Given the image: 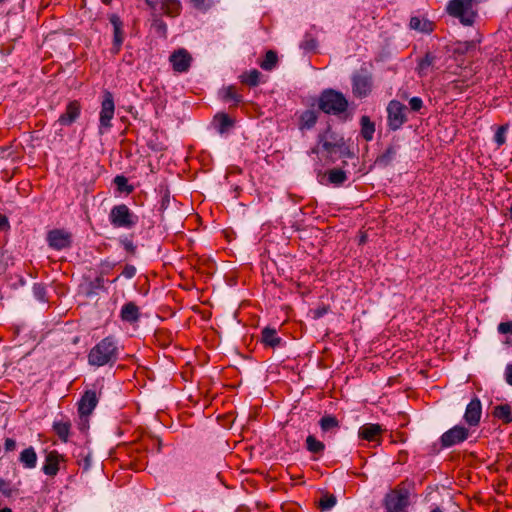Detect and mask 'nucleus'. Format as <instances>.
Masks as SVG:
<instances>
[{"mask_svg": "<svg viewBox=\"0 0 512 512\" xmlns=\"http://www.w3.org/2000/svg\"><path fill=\"white\" fill-rule=\"evenodd\" d=\"M88 363L94 367L114 365L119 358V347L113 336L100 340L88 353Z\"/></svg>", "mask_w": 512, "mask_h": 512, "instance_id": "1", "label": "nucleus"}, {"mask_svg": "<svg viewBox=\"0 0 512 512\" xmlns=\"http://www.w3.org/2000/svg\"><path fill=\"white\" fill-rule=\"evenodd\" d=\"M318 107L326 114L339 115L347 110L348 101L341 92L326 89L319 97Z\"/></svg>", "mask_w": 512, "mask_h": 512, "instance_id": "2", "label": "nucleus"}, {"mask_svg": "<svg viewBox=\"0 0 512 512\" xmlns=\"http://www.w3.org/2000/svg\"><path fill=\"white\" fill-rule=\"evenodd\" d=\"M446 11L465 26L473 25L477 16L474 0H449Z\"/></svg>", "mask_w": 512, "mask_h": 512, "instance_id": "3", "label": "nucleus"}, {"mask_svg": "<svg viewBox=\"0 0 512 512\" xmlns=\"http://www.w3.org/2000/svg\"><path fill=\"white\" fill-rule=\"evenodd\" d=\"M109 221L115 228L131 229L138 223V216L126 204H119L112 207Z\"/></svg>", "mask_w": 512, "mask_h": 512, "instance_id": "4", "label": "nucleus"}, {"mask_svg": "<svg viewBox=\"0 0 512 512\" xmlns=\"http://www.w3.org/2000/svg\"><path fill=\"white\" fill-rule=\"evenodd\" d=\"M351 82L352 93L358 99L368 97L373 90V76L366 68L354 72Z\"/></svg>", "mask_w": 512, "mask_h": 512, "instance_id": "5", "label": "nucleus"}, {"mask_svg": "<svg viewBox=\"0 0 512 512\" xmlns=\"http://www.w3.org/2000/svg\"><path fill=\"white\" fill-rule=\"evenodd\" d=\"M406 106L400 101L392 100L387 106L388 125L391 130L399 129L407 120Z\"/></svg>", "mask_w": 512, "mask_h": 512, "instance_id": "6", "label": "nucleus"}, {"mask_svg": "<svg viewBox=\"0 0 512 512\" xmlns=\"http://www.w3.org/2000/svg\"><path fill=\"white\" fill-rule=\"evenodd\" d=\"M470 430L464 426L456 425L442 434L440 437L441 446L449 448L467 440L470 436Z\"/></svg>", "mask_w": 512, "mask_h": 512, "instance_id": "7", "label": "nucleus"}, {"mask_svg": "<svg viewBox=\"0 0 512 512\" xmlns=\"http://www.w3.org/2000/svg\"><path fill=\"white\" fill-rule=\"evenodd\" d=\"M115 104L114 98L110 91L103 92V99L101 103V111L99 115L100 127L110 129L112 127L111 120L114 117Z\"/></svg>", "mask_w": 512, "mask_h": 512, "instance_id": "8", "label": "nucleus"}, {"mask_svg": "<svg viewBox=\"0 0 512 512\" xmlns=\"http://www.w3.org/2000/svg\"><path fill=\"white\" fill-rule=\"evenodd\" d=\"M408 505V493L405 490H394L385 498V509L392 512H402Z\"/></svg>", "mask_w": 512, "mask_h": 512, "instance_id": "9", "label": "nucleus"}, {"mask_svg": "<svg viewBox=\"0 0 512 512\" xmlns=\"http://www.w3.org/2000/svg\"><path fill=\"white\" fill-rule=\"evenodd\" d=\"M65 456L60 454L56 450L48 452L45 456L44 465L42 471L45 475L53 478L57 475L61 468V464L65 463Z\"/></svg>", "mask_w": 512, "mask_h": 512, "instance_id": "10", "label": "nucleus"}, {"mask_svg": "<svg viewBox=\"0 0 512 512\" xmlns=\"http://www.w3.org/2000/svg\"><path fill=\"white\" fill-rule=\"evenodd\" d=\"M384 431L385 429L380 424L366 423L359 428L358 436L368 442H376L377 444H380Z\"/></svg>", "mask_w": 512, "mask_h": 512, "instance_id": "11", "label": "nucleus"}, {"mask_svg": "<svg viewBox=\"0 0 512 512\" xmlns=\"http://www.w3.org/2000/svg\"><path fill=\"white\" fill-rule=\"evenodd\" d=\"M47 241L51 248L62 250L71 245V234L61 229H54L48 232Z\"/></svg>", "mask_w": 512, "mask_h": 512, "instance_id": "12", "label": "nucleus"}, {"mask_svg": "<svg viewBox=\"0 0 512 512\" xmlns=\"http://www.w3.org/2000/svg\"><path fill=\"white\" fill-rule=\"evenodd\" d=\"M317 179L320 184L323 185H334L340 186L347 180L346 172L342 169H330L327 172L319 171L317 173Z\"/></svg>", "mask_w": 512, "mask_h": 512, "instance_id": "13", "label": "nucleus"}, {"mask_svg": "<svg viewBox=\"0 0 512 512\" xmlns=\"http://www.w3.org/2000/svg\"><path fill=\"white\" fill-rule=\"evenodd\" d=\"M169 60L176 72L183 73L190 68L192 57L187 50L178 49L170 55Z\"/></svg>", "mask_w": 512, "mask_h": 512, "instance_id": "14", "label": "nucleus"}, {"mask_svg": "<svg viewBox=\"0 0 512 512\" xmlns=\"http://www.w3.org/2000/svg\"><path fill=\"white\" fill-rule=\"evenodd\" d=\"M98 403V396L95 390H87L78 403V413L80 416H89Z\"/></svg>", "mask_w": 512, "mask_h": 512, "instance_id": "15", "label": "nucleus"}, {"mask_svg": "<svg viewBox=\"0 0 512 512\" xmlns=\"http://www.w3.org/2000/svg\"><path fill=\"white\" fill-rule=\"evenodd\" d=\"M482 415V405L478 398L472 399L466 407L464 420L470 427L478 426Z\"/></svg>", "mask_w": 512, "mask_h": 512, "instance_id": "16", "label": "nucleus"}, {"mask_svg": "<svg viewBox=\"0 0 512 512\" xmlns=\"http://www.w3.org/2000/svg\"><path fill=\"white\" fill-rule=\"evenodd\" d=\"M82 106L78 100L70 101L65 109V112L60 115L58 122L63 126H70L80 116Z\"/></svg>", "mask_w": 512, "mask_h": 512, "instance_id": "17", "label": "nucleus"}, {"mask_svg": "<svg viewBox=\"0 0 512 512\" xmlns=\"http://www.w3.org/2000/svg\"><path fill=\"white\" fill-rule=\"evenodd\" d=\"M109 21L113 26L114 34L112 52L114 54H117L119 53L124 40L123 22L121 21L120 17L116 14L110 15Z\"/></svg>", "mask_w": 512, "mask_h": 512, "instance_id": "18", "label": "nucleus"}, {"mask_svg": "<svg viewBox=\"0 0 512 512\" xmlns=\"http://www.w3.org/2000/svg\"><path fill=\"white\" fill-rule=\"evenodd\" d=\"M72 424L71 421L63 417L60 420L54 421L52 429L58 438L63 442L67 443L69 440Z\"/></svg>", "mask_w": 512, "mask_h": 512, "instance_id": "19", "label": "nucleus"}, {"mask_svg": "<svg viewBox=\"0 0 512 512\" xmlns=\"http://www.w3.org/2000/svg\"><path fill=\"white\" fill-rule=\"evenodd\" d=\"M344 146V140L342 137H338L334 133H326L322 138V147L329 153H336L338 149Z\"/></svg>", "mask_w": 512, "mask_h": 512, "instance_id": "20", "label": "nucleus"}, {"mask_svg": "<svg viewBox=\"0 0 512 512\" xmlns=\"http://www.w3.org/2000/svg\"><path fill=\"white\" fill-rule=\"evenodd\" d=\"M437 57L428 52L421 58L417 65V73L420 77H426L434 69Z\"/></svg>", "mask_w": 512, "mask_h": 512, "instance_id": "21", "label": "nucleus"}, {"mask_svg": "<svg viewBox=\"0 0 512 512\" xmlns=\"http://www.w3.org/2000/svg\"><path fill=\"white\" fill-rule=\"evenodd\" d=\"M219 93L221 99L224 102H232V106L234 107L238 106L243 100L242 95L237 91V88L233 85L223 87Z\"/></svg>", "mask_w": 512, "mask_h": 512, "instance_id": "22", "label": "nucleus"}, {"mask_svg": "<svg viewBox=\"0 0 512 512\" xmlns=\"http://www.w3.org/2000/svg\"><path fill=\"white\" fill-rule=\"evenodd\" d=\"M37 460V453L32 446L25 448L19 455V462L25 469H34L37 465Z\"/></svg>", "mask_w": 512, "mask_h": 512, "instance_id": "23", "label": "nucleus"}, {"mask_svg": "<svg viewBox=\"0 0 512 512\" xmlns=\"http://www.w3.org/2000/svg\"><path fill=\"white\" fill-rule=\"evenodd\" d=\"M120 316L123 321L134 323L140 317L139 308L134 302H128L123 305Z\"/></svg>", "mask_w": 512, "mask_h": 512, "instance_id": "24", "label": "nucleus"}, {"mask_svg": "<svg viewBox=\"0 0 512 512\" xmlns=\"http://www.w3.org/2000/svg\"><path fill=\"white\" fill-rule=\"evenodd\" d=\"M282 339L278 336L274 328L265 327L261 332V342L270 348H275L280 345Z\"/></svg>", "mask_w": 512, "mask_h": 512, "instance_id": "25", "label": "nucleus"}, {"mask_svg": "<svg viewBox=\"0 0 512 512\" xmlns=\"http://www.w3.org/2000/svg\"><path fill=\"white\" fill-rule=\"evenodd\" d=\"M305 444L306 449L315 455L313 458L314 460L319 459L325 451V444L318 440L314 435H308Z\"/></svg>", "mask_w": 512, "mask_h": 512, "instance_id": "26", "label": "nucleus"}, {"mask_svg": "<svg viewBox=\"0 0 512 512\" xmlns=\"http://www.w3.org/2000/svg\"><path fill=\"white\" fill-rule=\"evenodd\" d=\"M360 134L366 141H371L375 133V124L371 121L369 116H362L360 118Z\"/></svg>", "mask_w": 512, "mask_h": 512, "instance_id": "27", "label": "nucleus"}, {"mask_svg": "<svg viewBox=\"0 0 512 512\" xmlns=\"http://www.w3.org/2000/svg\"><path fill=\"white\" fill-rule=\"evenodd\" d=\"M319 426L323 433H332L339 428V421L334 415H324L319 420Z\"/></svg>", "mask_w": 512, "mask_h": 512, "instance_id": "28", "label": "nucleus"}, {"mask_svg": "<svg viewBox=\"0 0 512 512\" xmlns=\"http://www.w3.org/2000/svg\"><path fill=\"white\" fill-rule=\"evenodd\" d=\"M262 74L257 69L246 71L240 75V81L249 87H255L260 83Z\"/></svg>", "mask_w": 512, "mask_h": 512, "instance_id": "29", "label": "nucleus"}, {"mask_svg": "<svg viewBox=\"0 0 512 512\" xmlns=\"http://www.w3.org/2000/svg\"><path fill=\"white\" fill-rule=\"evenodd\" d=\"M278 62L277 53L274 50H268L263 60L259 61V66L265 71L273 70Z\"/></svg>", "mask_w": 512, "mask_h": 512, "instance_id": "30", "label": "nucleus"}, {"mask_svg": "<svg viewBox=\"0 0 512 512\" xmlns=\"http://www.w3.org/2000/svg\"><path fill=\"white\" fill-rule=\"evenodd\" d=\"M493 415L504 423L512 422L511 406L502 404L494 407Z\"/></svg>", "mask_w": 512, "mask_h": 512, "instance_id": "31", "label": "nucleus"}, {"mask_svg": "<svg viewBox=\"0 0 512 512\" xmlns=\"http://www.w3.org/2000/svg\"><path fill=\"white\" fill-rule=\"evenodd\" d=\"M214 122L220 133L226 132L234 124V121L225 113H218L214 117Z\"/></svg>", "mask_w": 512, "mask_h": 512, "instance_id": "32", "label": "nucleus"}, {"mask_svg": "<svg viewBox=\"0 0 512 512\" xmlns=\"http://www.w3.org/2000/svg\"><path fill=\"white\" fill-rule=\"evenodd\" d=\"M317 113L313 110H306L300 117V129H310L317 122Z\"/></svg>", "mask_w": 512, "mask_h": 512, "instance_id": "33", "label": "nucleus"}, {"mask_svg": "<svg viewBox=\"0 0 512 512\" xmlns=\"http://www.w3.org/2000/svg\"><path fill=\"white\" fill-rule=\"evenodd\" d=\"M162 9L168 16L175 17L179 15L181 10V4L179 0H164L162 3Z\"/></svg>", "mask_w": 512, "mask_h": 512, "instance_id": "34", "label": "nucleus"}, {"mask_svg": "<svg viewBox=\"0 0 512 512\" xmlns=\"http://www.w3.org/2000/svg\"><path fill=\"white\" fill-rule=\"evenodd\" d=\"M410 28L420 32H431L432 23L428 20L420 19L419 17H412L410 19Z\"/></svg>", "mask_w": 512, "mask_h": 512, "instance_id": "35", "label": "nucleus"}, {"mask_svg": "<svg viewBox=\"0 0 512 512\" xmlns=\"http://www.w3.org/2000/svg\"><path fill=\"white\" fill-rule=\"evenodd\" d=\"M114 183L120 193L130 194L133 192V186L128 184V179L123 175H117L114 178Z\"/></svg>", "mask_w": 512, "mask_h": 512, "instance_id": "36", "label": "nucleus"}, {"mask_svg": "<svg viewBox=\"0 0 512 512\" xmlns=\"http://www.w3.org/2000/svg\"><path fill=\"white\" fill-rule=\"evenodd\" d=\"M508 128H509L508 124H504V125L497 127V130L494 135V141L497 145V148H500L501 146H503L505 144Z\"/></svg>", "mask_w": 512, "mask_h": 512, "instance_id": "37", "label": "nucleus"}, {"mask_svg": "<svg viewBox=\"0 0 512 512\" xmlns=\"http://www.w3.org/2000/svg\"><path fill=\"white\" fill-rule=\"evenodd\" d=\"M335 504H336V497L331 494L324 495L319 501V506H320L321 510H329L332 507H334Z\"/></svg>", "mask_w": 512, "mask_h": 512, "instance_id": "38", "label": "nucleus"}, {"mask_svg": "<svg viewBox=\"0 0 512 512\" xmlns=\"http://www.w3.org/2000/svg\"><path fill=\"white\" fill-rule=\"evenodd\" d=\"M194 8L200 11H207L216 2V0H189Z\"/></svg>", "mask_w": 512, "mask_h": 512, "instance_id": "39", "label": "nucleus"}, {"mask_svg": "<svg viewBox=\"0 0 512 512\" xmlns=\"http://www.w3.org/2000/svg\"><path fill=\"white\" fill-rule=\"evenodd\" d=\"M300 47L305 51H314L317 47V41L311 35H305Z\"/></svg>", "mask_w": 512, "mask_h": 512, "instance_id": "40", "label": "nucleus"}, {"mask_svg": "<svg viewBox=\"0 0 512 512\" xmlns=\"http://www.w3.org/2000/svg\"><path fill=\"white\" fill-rule=\"evenodd\" d=\"M14 491L15 490L12 488L10 482L0 478V492L3 495L10 497Z\"/></svg>", "mask_w": 512, "mask_h": 512, "instance_id": "41", "label": "nucleus"}, {"mask_svg": "<svg viewBox=\"0 0 512 512\" xmlns=\"http://www.w3.org/2000/svg\"><path fill=\"white\" fill-rule=\"evenodd\" d=\"M121 275L127 279H131L136 275V268L133 265L126 264Z\"/></svg>", "mask_w": 512, "mask_h": 512, "instance_id": "42", "label": "nucleus"}, {"mask_svg": "<svg viewBox=\"0 0 512 512\" xmlns=\"http://www.w3.org/2000/svg\"><path fill=\"white\" fill-rule=\"evenodd\" d=\"M498 332L501 334H510L512 335V321L501 322L498 325Z\"/></svg>", "mask_w": 512, "mask_h": 512, "instance_id": "43", "label": "nucleus"}, {"mask_svg": "<svg viewBox=\"0 0 512 512\" xmlns=\"http://www.w3.org/2000/svg\"><path fill=\"white\" fill-rule=\"evenodd\" d=\"M36 298L40 301L46 300V290L42 285H35L33 288Z\"/></svg>", "mask_w": 512, "mask_h": 512, "instance_id": "44", "label": "nucleus"}, {"mask_svg": "<svg viewBox=\"0 0 512 512\" xmlns=\"http://www.w3.org/2000/svg\"><path fill=\"white\" fill-rule=\"evenodd\" d=\"M409 105H410L411 110L417 112L423 107V101L420 97H412L409 100Z\"/></svg>", "mask_w": 512, "mask_h": 512, "instance_id": "45", "label": "nucleus"}, {"mask_svg": "<svg viewBox=\"0 0 512 512\" xmlns=\"http://www.w3.org/2000/svg\"><path fill=\"white\" fill-rule=\"evenodd\" d=\"M4 449L6 452H12L16 449V441L12 438H6L4 442Z\"/></svg>", "mask_w": 512, "mask_h": 512, "instance_id": "46", "label": "nucleus"}, {"mask_svg": "<svg viewBox=\"0 0 512 512\" xmlns=\"http://www.w3.org/2000/svg\"><path fill=\"white\" fill-rule=\"evenodd\" d=\"M328 312V308L326 306L319 307L315 310H313V318L319 319L323 317Z\"/></svg>", "mask_w": 512, "mask_h": 512, "instance_id": "47", "label": "nucleus"}, {"mask_svg": "<svg viewBox=\"0 0 512 512\" xmlns=\"http://www.w3.org/2000/svg\"><path fill=\"white\" fill-rule=\"evenodd\" d=\"M9 228L10 224L8 218L5 215L0 214V231H5L8 230Z\"/></svg>", "mask_w": 512, "mask_h": 512, "instance_id": "48", "label": "nucleus"}, {"mask_svg": "<svg viewBox=\"0 0 512 512\" xmlns=\"http://www.w3.org/2000/svg\"><path fill=\"white\" fill-rule=\"evenodd\" d=\"M505 380L507 384L512 386V364H508L505 368Z\"/></svg>", "mask_w": 512, "mask_h": 512, "instance_id": "49", "label": "nucleus"}, {"mask_svg": "<svg viewBox=\"0 0 512 512\" xmlns=\"http://www.w3.org/2000/svg\"><path fill=\"white\" fill-rule=\"evenodd\" d=\"M123 245H124V248H125L126 251H128V252H130L132 254L135 253L136 247H135V245L133 244L132 241L126 239V240L123 241Z\"/></svg>", "mask_w": 512, "mask_h": 512, "instance_id": "50", "label": "nucleus"}, {"mask_svg": "<svg viewBox=\"0 0 512 512\" xmlns=\"http://www.w3.org/2000/svg\"><path fill=\"white\" fill-rule=\"evenodd\" d=\"M90 467V457L89 455H87L85 458H84V469L85 470H88Z\"/></svg>", "mask_w": 512, "mask_h": 512, "instance_id": "51", "label": "nucleus"}, {"mask_svg": "<svg viewBox=\"0 0 512 512\" xmlns=\"http://www.w3.org/2000/svg\"><path fill=\"white\" fill-rule=\"evenodd\" d=\"M395 153L394 149L393 148H388L387 151H386V154L383 156V157H391L393 156Z\"/></svg>", "mask_w": 512, "mask_h": 512, "instance_id": "52", "label": "nucleus"}, {"mask_svg": "<svg viewBox=\"0 0 512 512\" xmlns=\"http://www.w3.org/2000/svg\"><path fill=\"white\" fill-rule=\"evenodd\" d=\"M103 278L102 277H97L95 282H96V286L97 287H102L103 286Z\"/></svg>", "mask_w": 512, "mask_h": 512, "instance_id": "53", "label": "nucleus"}, {"mask_svg": "<svg viewBox=\"0 0 512 512\" xmlns=\"http://www.w3.org/2000/svg\"><path fill=\"white\" fill-rule=\"evenodd\" d=\"M0 512H13V511L9 507H4V508L0 509Z\"/></svg>", "mask_w": 512, "mask_h": 512, "instance_id": "54", "label": "nucleus"}, {"mask_svg": "<svg viewBox=\"0 0 512 512\" xmlns=\"http://www.w3.org/2000/svg\"><path fill=\"white\" fill-rule=\"evenodd\" d=\"M509 218L512 221V203H511V206L509 208Z\"/></svg>", "mask_w": 512, "mask_h": 512, "instance_id": "55", "label": "nucleus"}, {"mask_svg": "<svg viewBox=\"0 0 512 512\" xmlns=\"http://www.w3.org/2000/svg\"><path fill=\"white\" fill-rule=\"evenodd\" d=\"M430 512H443L439 507L432 509Z\"/></svg>", "mask_w": 512, "mask_h": 512, "instance_id": "56", "label": "nucleus"}, {"mask_svg": "<svg viewBox=\"0 0 512 512\" xmlns=\"http://www.w3.org/2000/svg\"><path fill=\"white\" fill-rule=\"evenodd\" d=\"M147 4L151 7H154V2L152 0H146Z\"/></svg>", "mask_w": 512, "mask_h": 512, "instance_id": "57", "label": "nucleus"}, {"mask_svg": "<svg viewBox=\"0 0 512 512\" xmlns=\"http://www.w3.org/2000/svg\"><path fill=\"white\" fill-rule=\"evenodd\" d=\"M112 0H102L104 4H109Z\"/></svg>", "mask_w": 512, "mask_h": 512, "instance_id": "58", "label": "nucleus"}, {"mask_svg": "<svg viewBox=\"0 0 512 512\" xmlns=\"http://www.w3.org/2000/svg\"><path fill=\"white\" fill-rule=\"evenodd\" d=\"M361 242H362V243H363V242H365V237H362V238H361Z\"/></svg>", "mask_w": 512, "mask_h": 512, "instance_id": "59", "label": "nucleus"}]
</instances>
